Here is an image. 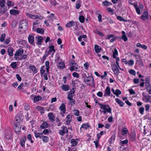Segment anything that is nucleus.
Returning <instances> with one entry per match:
<instances>
[{"instance_id": "1", "label": "nucleus", "mask_w": 151, "mask_h": 151, "mask_svg": "<svg viewBox=\"0 0 151 151\" xmlns=\"http://www.w3.org/2000/svg\"><path fill=\"white\" fill-rule=\"evenodd\" d=\"M28 24L26 20H23L20 21L19 30L22 33L24 32L28 29Z\"/></svg>"}, {"instance_id": "2", "label": "nucleus", "mask_w": 151, "mask_h": 151, "mask_svg": "<svg viewBox=\"0 0 151 151\" xmlns=\"http://www.w3.org/2000/svg\"><path fill=\"white\" fill-rule=\"evenodd\" d=\"M14 129L15 132L19 134L21 130V126L20 125V119L19 118L16 116L14 119Z\"/></svg>"}, {"instance_id": "3", "label": "nucleus", "mask_w": 151, "mask_h": 151, "mask_svg": "<svg viewBox=\"0 0 151 151\" xmlns=\"http://www.w3.org/2000/svg\"><path fill=\"white\" fill-rule=\"evenodd\" d=\"M100 106V108L103 111L99 110V111L101 113H103L104 114H105L107 113H111V109L108 104H102L100 103L99 104Z\"/></svg>"}, {"instance_id": "4", "label": "nucleus", "mask_w": 151, "mask_h": 151, "mask_svg": "<svg viewBox=\"0 0 151 151\" xmlns=\"http://www.w3.org/2000/svg\"><path fill=\"white\" fill-rule=\"evenodd\" d=\"M84 81L88 85L92 86L94 85V80L93 77L89 76L84 78Z\"/></svg>"}, {"instance_id": "5", "label": "nucleus", "mask_w": 151, "mask_h": 151, "mask_svg": "<svg viewBox=\"0 0 151 151\" xmlns=\"http://www.w3.org/2000/svg\"><path fill=\"white\" fill-rule=\"evenodd\" d=\"M134 7L138 15H140L141 14L140 11L142 10L144 8V6L142 4H140L138 6L136 4H133Z\"/></svg>"}, {"instance_id": "6", "label": "nucleus", "mask_w": 151, "mask_h": 151, "mask_svg": "<svg viewBox=\"0 0 151 151\" xmlns=\"http://www.w3.org/2000/svg\"><path fill=\"white\" fill-rule=\"evenodd\" d=\"M70 64L71 67L69 69L71 71H73L77 69V64L75 62L74 60H70Z\"/></svg>"}, {"instance_id": "7", "label": "nucleus", "mask_w": 151, "mask_h": 151, "mask_svg": "<svg viewBox=\"0 0 151 151\" xmlns=\"http://www.w3.org/2000/svg\"><path fill=\"white\" fill-rule=\"evenodd\" d=\"M148 13L147 10H145L143 14L140 17V18L143 21H146L148 19Z\"/></svg>"}, {"instance_id": "8", "label": "nucleus", "mask_w": 151, "mask_h": 151, "mask_svg": "<svg viewBox=\"0 0 151 151\" xmlns=\"http://www.w3.org/2000/svg\"><path fill=\"white\" fill-rule=\"evenodd\" d=\"M111 66L114 73L116 75H118L119 74V67L117 66L116 64L115 63L112 64Z\"/></svg>"}, {"instance_id": "9", "label": "nucleus", "mask_w": 151, "mask_h": 151, "mask_svg": "<svg viewBox=\"0 0 151 151\" xmlns=\"http://www.w3.org/2000/svg\"><path fill=\"white\" fill-rule=\"evenodd\" d=\"M26 15L28 17L32 19H42V17L41 16H38L37 15H32L28 13H26Z\"/></svg>"}, {"instance_id": "10", "label": "nucleus", "mask_w": 151, "mask_h": 151, "mask_svg": "<svg viewBox=\"0 0 151 151\" xmlns=\"http://www.w3.org/2000/svg\"><path fill=\"white\" fill-rule=\"evenodd\" d=\"M61 130H60L59 131V133L61 136L64 135L65 133H66L68 132V130L66 127L65 126H63Z\"/></svg>"}, {"instance_id": "11", "label": "nucleus", "mask_w": 151, "mask_h": 151, "mask_svg": "<svg viewBox=\"0 0 151 151\" xmlns=\"http://www.w3.org/2000/svg\"><path fill=\"white\" fill-rule=\"evenodd\" d=\"M142 99L145 102H149L151 103V96L149 95L143 96L142 97Z\"/></svg>"}, {"instance_id": "12", "label": "nucleus", "mask_w": 151, "mask_h": 151, "mask_svg": "<svg viewBox=\"0 0 151 151\" xmlns=\"http://www.w3.org/2000/svg\"><path fill=\"white\" fill-rule=\"evenodd\" d=\"M40 23V21L39 20H36L33 23V30H36V29L37 28V27H39Z\"/></svg>"}, {"instance_id": "13", "label": "nucleus", "mask_w": 151, "mask_h": 151, "mask_svg": "<svg viewBox=\"0 0 151 151\" xmlns=\"http://www.w3.org/2000/svg\"><path fill=\"white\" fill-rule=\"evenodd\" d=\"M104 96L106 97L107 96H110L111 91L110 88L108 86L104 91Z\"/></svg>"}, {"instance_id": "14", "label": "nucleus", "mask_w": 151, "mask_h": 151, "mask_svg": "<svg viewBox=\"0 0 151 151\" xmlns=\"http://www.w3.org/2000/svg\"><path fill=\"white\" fill-rule=\"evenodd\" d=\"M57 67L60 69H64L65 67V63L62 60H61L60 62L57 63Z\"/></svg>"}, {"instance_id": "15", "label": "nucleus", "mask_w": 151, "mask_h": 151, "mask_svg": "<svg viewBox=\"0 0 151 151\" xmlns=\"http://www.w3.org/2000/svg\"><path fill=\"white\" fill-rule=\"evenodd\" d=\"M26 139V137L25 136H23L21 137L20 141V144L22 147L25 146V143Z\"/></svg>"}, {"instance_id": "16", "label": "nucleus", "mask_w": 151, "mask_h": 151, "mask_svg": "<svg viewBox=\"0 0 151 151\" xmlns=\"http://www.w3.org/2000/svg\"><path fill=\"white\" fill-rule=\"evenodd\" d=\"M29 67L30 70L31 71V72H33L34 74L37 72V70L34 65L30 64Z\"/></svg>"}, {"instance_id": "17", "label": "nucleus", "mask_w": 151, "mask_h": 151, "mask_svg": "<svg viewBox=\"0 0 151 151\" xmlns=\"http://www.w3.org/2000/svg\"><path fill=\"white\" fill-rule=\"evenodd\" d=\"M29 42L32 45H34V37L30 35H29L28 38Z\"/></svg>"}, {"instance_id": "18", "label": "nucleus", "mask_w": 151, "mask_h": 151, "mask_svg": "<svg viewBox=\"0 0 151 151\" xmlns=\"http://www.w3.org/2000/svg\"><path fill=\"white\" fill-rule=\"evenodd\" d=\"M34 133L36 138L39 137L40 139H41V138H42L43 136L42 133L37 132L36 131H35Z\"/></svg>"}, {"instance_id": "19", "label": "nucleus", "mask_w": 151, "mask_h": 151, "mask_svg": "<svg viewBox=\"0 0 151 151\" xmlns=\"http://www.w3.org/2000/svg\"><path fill=\"white\" fill-rule=\"evenodd\" d=\"M59 109L62 111L63 114H64L65 111V105L64 103H62L59 107Z\"/></svg>"}, {"instance_id": "20", "label": "nucleus", "mask_w": 151, "mask_h": 151, "mask_svg": "<svg viewBox=\"0 0 151 151\" xmlns=\"http://www.w3.org/2000/svg\"><path fill=\"white\" fill-rule=\"evenodd\" d=\"M128 131L126 128H124L121 131V133L122 135L126 137L127 134L128 133Z\"/></svg>"}, {"instance_id": "21", "label": "nucleus", "mask_w": 151, "mask_h": 151, "mask_svg": "<svg viewBox=\"0 0 151 151\" xmlns=\"http://www.w3.org/2000/svg\"><path fill=\"white\" fill-rule=\"evenodd\" d=\"M49 119L52 122L55 121V117L52 113H49L48 114Z\"/></svg>"}, {"instance_id": "22", "label": "nucleus", "mask_w": 151, "mask_h": 151, "mask_svg": "<svg viewBox=\"0 0 151 151\" xmlns=\"http://www.w3.org/2000/svg\"><path fill=\"white\" fill-rule=\"evenodd\" d=\"M42 99V98L41 96H35L33 98V102L34 103H35L37 101H41Z\"/></svg>"}, {"instance_id": "23", "label": "nucleus", "mask_w": 151, "mask_h": 151, "mask_svg": "<svg viewBox=\"0 0 151 151\" xmlns=\"http://www.w3.org/2000/svg\"><path fill=\"white\" fill-rule=\"evenodd\" d=\"M72 116L71 115L69 114L67 115L66 116V121L67 124L68 125L71 121Z\"/></svg>"}, {"instance_id": "24", "label": "nucleus", "mask_w": 151, "mask_h": 151, "mask_svg": "<svg viewBox=\"0 0 151 151\" xmlns=\"http://www.w3.org/2000/svg\"><path fill=\"white\" fill-rule=\"evenodd\" d=\"M116 102L121 107H123L124 103H123L121 100L118 98H116L115 99Z\"/></svg>"}, {"instance_id": "25", "label": "nucleus", "mask_w": 151, "mask_h": 151, "mask_svg": "<svg viewBox=\"0 0 151 151\" xmlns=\"http://www.w3.org/2000/svg\"><path fill=\"white\" fill-rule=\"evenodd\" d=\"M43 37L41 36H40L37 38V42L36 44L37 45H41L42 43Z\"/></svg>"}, {"instance_id": "26", "label": "nucleus", "mask_w": 151, "mask_h": 151, "mask_svg": "<svg viewBox=\"0 0 151 151\" xmlns=\"http://www.w3.org/2000/svg\"><path fill=\"white\" fill-rule=\"evenodd\" d=\"M61 88L63 90L65 91H68L70 89L69 85H63L61 86Z\"/></svg>"}, {"instance_id": "27", "label": "nucleus", "mask_w": 151, "mask_h": 151, "mask_svg": "<svg viewBox=\"0 0 151 151\" xmlns=\"http://www.w3.org/2000/svg\"><path fill=\"white\" fill-rule=\"evenodd\" d=\"M13 52L14 50L12 48L10 47L8 48L7 50V52L8 53V55L10 56H13Z\"/></svg>"}, {"instance_id": "28", "label": "nucleus", "mask_w": 151, "mask_h": 151, "mask_svg": "<svg viewBox=\"0 0 151 151\" xmlns=\"http://www.w3.org/2000/svg\"><path fill=\"white\" fill-rule=\"evenodd\" d=\"M48 126V124L46 122H43L42 124L40 125V127L42 129H44L47 128Z\"/></svg>"}, {"instance_id": "29", "label": "nucleus", "mask_w": 151, "mask_h": 151, "mask_svg": "<svg viewBox=\"0 0 151 151\" xmlns=\"http://www.w3.org/2000/svg\"><path fill=\"white\" fill-rule=\"evenodd\" d=\"M145 86H146V88H150V83L149 78V77H147L145 79Z\"/></svg>"}, {"instance_id": "30", "label": "nucleus", "mask_w": 151, "mask_h": 151, "mask_svg": "<svg viewBox=\"0 0 151 151\" xmlns=\"http://www.w3.org/2000/svg\"><path fill=\"white\" fill-rule=\"evenodd\" d=\"M36 109L39 111L40 112V113L41 114H42L44 113V107H41L39 106H37L36 107Z\"/></svg>"}, {"instance_id": "31", "label": "nucleus", "mask_w": 151, "mask_h": 151, "mask_svg": "<svg viewBox=\"0 0 151 151\" xmlns=\"http://www.w3.org/2000/svg\"><path fill=\"white\" fill-rule=\"evenodd\" d=\"M23 50L22 49H20L17 50L15 54L19 56L22 55L23 53Z\"/></svg>"}, {"instance_id": "32", "label": "nucleus", "mask_w": 151, "mask_h": 151, "mask_svg": "<svg viewBox=\"0 0 151 151\" xmlns=\"http://www.w3.org/2000/svg\"><path fill=\"white\" fill-rule=\"evenodd\" d=\"M122 36L121 38L124 41L126 42L127 40V38L126 36V33L124 31H122Z\"/></svg>"}, {"instance_id": "33", "label": "nucleus", "mask_w": 151, "mask_h": 151, "mask_svg": "<svg viewBox=\"0 0 151 151\" xmlns=\"http://www.w3.org/2000/svg\"><path fill=\"white\" fill-rule=\"evenodd\" d=\"M112 4V3L107 1H105L102 2V5L103 6H108Z\"/></svg>"}, {"instance_id": "34", "label": "nucleus", "mask_w": 151, "mask_h": 151, "mask_svg": "<svg viewBox=\"0 0 151 151\" xmlns=\"http://www.w3.org/2000/svg\"><path fill=\"white\" fill-rule=\"evenodd\" d=\"M74 22L73 21H70L66 25V27L70 28L73 26L74 25Z\"/></svg>"}, {"instance_id": "35", "label": "nucleus", "mask_w": 151, "mask_h": 151, "mask_svg": "<svg viewBox=\"0 0 151 151\" xmlns=\"http://www.w3.org/2000/svg\"><path fill=\"white\" fill-rule=\"evenodd\" d=\"M118 55V53L117 49L116 48L114 49V51H113V54L112 55L113 57L114 58H116L118 57H116V56Z\"/></svg>"}, {"instance_id": "36", "label": "nucleus", "mask_w": 151, "mask_h": 151, "mask_svg": "<svg viewBox=\"0 0 151 151\" xmlns=\"http://www.w3.org/2000/svg\"><path fill=\"white\" fill-rule=\"evenodd\" d=\"M10 14L13 15L17 14H19V11L15 9H12L10 10Z\"/></svg>"}, {"instance_id": "37", "label": "nucleus", "mask_w": 151, "mask_h": 151, "mask_svg": "<svg viewBox=\"0 0 151 151\" xmlns=\"http://www.w3.org/2000/svg\"><path fill=\"white\" fill-rule=\"evenodd\" d=\"M94 48L95 52L97 53H98L100 52L101 49L100 47H99V46L97 45H95Z\"/></svg>"}, {"instance_id": "38", "label": "nucleus", "mask_w": 151, "mask_h": 151, "mask_svg": "<svg viewBox=\"0 0 151 151\" xmlns=\"http://www.w3.org/2000/svg\"><path fill=\"white\" fill-rule=\"evenodd\" d=\"M90 127V126L89 124L87 123H84L81 126L80 128V129L81 128H83L86 129Z\"/></svg>"}, {"instance_id": "39", "label": "nucleus", "mask_w": 151, "mask_h": 151, "mask_svg": "<svg viewBox=\"0 0 151 151\" xmlns=\"http://www.w3.org/2000/svg\"><path fill=\"white\" fill-rule=\"evenodd\" d=\"M45 64V65L46 67V72L48 73L50 68V66H49V62L48 61H46Z\"/></svg>"}, {"instance_id": "40", "label": "nucleus", "mask_w": 151, "mask_h": 151, "mask_svg": "<svg viewBox=\"0 0 151 151\" xmlns=\"http://www.w3.org/2000/svg\"><path fill=\"white\" fill-rule=\"evenodd\" d=\"M33 31L36 32L37 33L40 34H43L44 32V30L43 29L39 28L36 29V30Z\"/></svg>"}, {"instance_id": "41", "label": "nucleus", "mask_w": 151, "mask_h": 151, "mask_svg": "<svg viewBox=\"0 0 151 151\" xmlns=\"http://www.w3.org/2000/svg\"><path fill=\"white\" fill-rule=\"evenodd\" d=\"M54 45H52L51 46H50L49 47V51L48 52H49V53H50V52H53V53L52 54V55L55 52V50L54 49Z\"/></svg>"}, {"instance_id": "42", "label": "nucleus", "mask_w": 151, "mask_h": 151, "mask_svg": "<svg viewBox=\"0 0 151 151\" xmlns=\"http://www.w3.org/2000/svg\"><path fill=\"white\" fill-rule=\"evenodd\" d=\"M45 66L44 65H42L41 67L40 70V73L41 75L44 74L45 72Z\"/></svg>"}, {"instance_id": "43", "label": "nucleus", "mask_w": 151, "mask_h": 151, "mask_svg": "<svg viewBox=\"0 0 151 151\" xmlns=\"http://www.w3.org/2000/svg\"><path fill=\"white\" fill-rule=\"evenodd\" d=\"M7 10V8L6 7L4 8L3 7L0 8V14H4Z\"/></svg>"}, {"instance_id": "44", "label": "nucleus", "mask_w": 151, "mask_h": 151, "mask_svg": "<svg viewBox=\"0 0 151 151\" xmlns=\"http://www.w3.org/2000/svg\"><path fill=\"white\" fill-rule=\"evenodd\" d=\"M78 142L75 139H72L71 140V143L73 146H75L78 143Z\"/></svg>"}, {"instance_id": "45", "label": "nucleus", "mask_w": 151, "mask_h": 151, "mask_svg": "<svg viewBox=\"0 0 151 151\" xmlns=\"http://www.w3.org/2000/svg\"><path fill=\"white\" fill-rule=\"evenodd\" d=\"M10 66L13 69L16 68L17 66V64L16 62H14L12 63L11 64Z\"/></svg>"}, {"instance_id": "46", "label": "nucleus", "mask_w": 151, "mask_h": 151, "mask_svg": "<svg viewBox=\"0 0 151 151\" xmlns=\"http://www.w3.org/2000/svg\"><path fill=\"white\" fill-rule=\"evenodd\" d=\"M41 139H42L45 142H47L48 141V137L47 136H43Z\"/></svg>"}, {"instance_id": "47", "label": "nucleus", "mask_w": 151, "mask_h": 151, "mask_svg": "<svg viewBox=\"0 0 151 151\" xmlns=\"http://www.w3.org/2000/svg\"><path fill=\"white\" fill-rule=\"evenodd\" d=\"M115 139V135L112 136L110 138L109 140V142L110 143V144H111V143H112L114 142Z\"/></svg>"}, {"instance_id": "48", "label": "nucleus", "mask_w": 151, "mask_h": 151, "mask_svg": "<svg viewBox=\"0 0 151 151\" xmlns=\"http://www.w3.org/2000/svg\"><path fill=\"white\" fill-rule=\"evenodd\" d=\"M79 19L81 23H83L85 21V18L83 16H80L79 17Z\"/></svg>"}, {"instance_id": "49", "label": "nucleus", "mask_w": 151, "mask_h": 151, "mask_svg": "<svg viewBox=\"0 0 151 151\" xmlns=\"http://www.w3.org/2000/svg\"><path fill=\"white\" fill-rule=\"evenodd\" d=\"M6 36V34L5 33L2 34L0 37V41L1 42H3L4 40V39Z\"/></svg>"}, {"instance_id": "50", "label": "nucleus", "mask_w": 151, "mask_h": 151, "mask_svg": "<svg viewBox=\"0 0 151 151\" xmlns=\"http://www.w3.org/2000/svg\"><path fill=\"white\" fill-rule=\"evenodd\" d=\"M121 92L119 89H117L115 91V95H116L117 97H119V95L121 94Z\"/></svg>"}, {"instance_id": "51", "label": "nucleus", "mask_w": 151, "mask_h": 151, "mask_svg": "<svg viewBox=\"0 0 151 151\" xmlns=\"http://www.w3.org/2000/svg\"><path fill=\"white\" fill-rule=\"evenodd\" d=\"M76 3H77L76 4V8L77 9H78L81 6V5H80L81 1L79 0L78 1H77Z\"/></svg>"}, {"instance_id": "52", "label": "nucleus", "mask_w": 151, "mask_h": 151, "mask_svg": "<svg viewBox=\"0 0 151 151\" xmlns=\"http://www.w3.org/2000/svg\"><path fill=\"white\" fill-rule=\"evenodd\" d=\"M5 2V0H0V6L1 7H4Z\"/></svg>"}, {"instance_id": "53", "label": "nucleus", "mask_w": 151, "mask_h": 151, "mask_svg": "<svg viewBox=\"0 0 151 151\" xmlns=\"http://www.w3.org/2000/svg\"><path fill=\"white\" fill-rule=\"evenodd\" d=\"M32 135L31 134H29L27 135V138L29 141H30L31 143H33L34 142L32 140Z\"/></svg>"}, {"instance_id": "54", "label": "nucleus", "mask_w": 151, "mask_h": 151, "mask_svg": "<svg viewBox=\"0 0 151 151\" xmlns=\"http://www.w3.org/2000/svg\"><path fill=\"white\" fill-rule=\"evenodd\" d=\"M50 54V53H49V52H47L46 51L42 58H43V60H44L47 57V56Z\"/></svg>"}, {"instance_id": "55", "label": "nucleus", "mask_w": 151, "mask_h": 151, "mask_svg": "<svg viewBox=\"0 0 151 151\" xmlns=\"http://www.w3.org/2000/svg\"><path fill=\"white\" fill-rule=\"evenodd\" d=\"M72 75L73 77L75 78H78L79 77V75L78 73L76 72L73 73H72Z\"/></svg>"}, {"instance_id": "56", "label": "nucleus", "mask_w": 151, "mask_h": 151, "mask_svg": "<svg viewBox=\"0 0 151 151\" xmlns=\"http://www.w3.org/2000/svg\"><path fill=\"white\" fill-rule=\"evenodd\" d=\"M61 60H62L61 59H60V58L59 56H56V58L55 59V62L56 63H58L59 62H60Z\"/></svg>"}, {"instance_id": "57", "label": "nucleus", "mask_w": 151, "mask_h": 151, "mask_svg": "<svg viewBox=\"0 0 151 151\" xmlns=\"http://www.w3.org/2000/svg\"><path fill=\"white\" fill-rule=\"evenodd\" d=\"M144 108L143 107H141L139 109V111L141 114H144Z\"/></svg>"}, {"instance_id": "58", "label": "nucleus", "mask_w": 151, "mask_h": 151, "mask_svg": "<svg viewBox=\"0 0 151 151\" xmlns=\"http://www.w3.org/2000/svg\"><path fill=\"white\" fill-rule=\"evenodd\" d=\"M73 95L71 93H69L68 95V99L70 100L73 99Z\"/></svg>"}, {"instance_id": "59", "label": "nucleus", "mask_w": 151, "mask_h": 151, "mask_svg": "<svg viewBox=\"0 0 151 151\" xmlns=\"http://www.w3.org/2000/svg\"><path fill=\"white\" fill-rule=\"evenodd\" d=\"M24 109L25 110L28 111L29 109V106L27 104H26L24 106Z\"/></svg>"}, {"instance_id": "60", "label": "nucleus", "mask_w": 151, "mask_h": 151, "mask_svg": "<svg viewBox=\"0 0 151 151\" xmlns=\"http://www.w3.org/2000/svg\"><path fill=\"white\" fill-rule=\"evenodd\" d=\"M117 19L118 20L121 21H126V20H125L122 17L120 16H118L117 17Z\"/></svg>"}, {"instance_id": "61", "label": "nucleus", "mask_w": 151, "mask_h": 151, "mask_svg": "<svg viewBox=\"0 0 151 151\" xmlns=\"http://www.w3.org/2000/svg\"><path fill=\"white\" fill-rule=\"evenodd\" d=\"M74 115L76 116H78L79 115V111L78 110L76 109L74 110Z\"/></svg>"}, {"instance_id": "62", "label": "nucleus", "mask_w": 151, "mask_h": 151, "mask_svg": "<svg viewBox=\"0 0 151 151\" xmlns=\"http://www.w3.org/2000/svg\"><path fill=\"white\" fill-rule=\"evenodd\" d=\"M10 42V38H8L6 39L5 40L4 43L6 44H9Z\"/></svg>"}, {"instance_id": "63", "label": "nucleus", "mask_w": 151, "mask_h": 151, "mask_svg": "<svg viewBox=\"0 0 151 151\" xmlns=\"http://www.w3.org/2000/svg\"><path fill=\"white\" fill-rule=\"evenodd\" d=\"M102 16L101 14H99L98 16V21L99 22H102L101 20Z\"/></svg>"}, {"instance_id": "64", "label": "nucleus", "mask_w": 151, "mask_h": 151, "mask_svg": "<svg viewBox=\"0 0 151 151\" xmlns=\"http://www.w3.org/2000/svg\"><path fill=\"white\" fill-rule=\"evenodd\" d=\"M50 3L52 5L55 6L57 5L56 2L55 0H50Z\"/></svg>"}]
</instances>
